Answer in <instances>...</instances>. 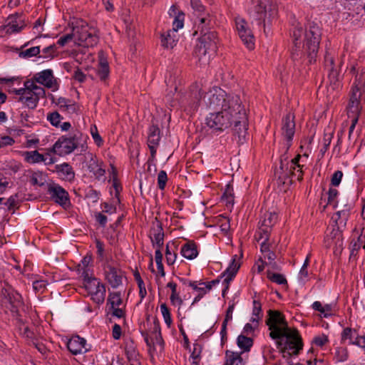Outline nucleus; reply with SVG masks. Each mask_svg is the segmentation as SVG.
I'll return each instance as SVG.
<instances>
[{"mask_svg": "<svg viewBox=\"0 0 365 365\" xmlns=\"http://www.w3.org/2000/svg\"><path fill=\"white\" fill-rule=\"evenodd\" d=\"M321 36L319 26L314 22L309 23L305 30L299 24L294 27L292 58L296 66L302 64L306 60L309 63L316 61Z\"/></svg>", "mask_w": 365, "mask_h": 365, "instance_id": "nucleus-1", "label": "nucleus"}, {"mask_svg": "<svg viewBox=\"0 0 365 365\" xmlns=\"http://www.w3.org/2000/svg\"><path fill=\"white\" fill-rule=\"evenodd\" d=\"M267 314L265 323L271 331L269 336L272 339H279L277 341V348L280 349L282 352L294 350L293 354L297 355L303 347L298 330L289 327L284 316L280 312L269 309Z\"/></svg>", "mask_w": 365, "mask_h": 365, "instance_id": "nucleus-2", "label": "nucleus"}, {"mask_svg": "<svg viewBox=\"0 0 365 365\" xmlns=\"http://www.w3.org/2000/svg\"><path fill=\"white\" fill-rule=\"evenodd\" d=\"M200 103H203L206 108L212 110L236 111L242 103L239 96L227 94L225 91L213 87L205 93L202 98L201 89L197 84L191 87L190 105L192 109H196Z\"/></svg>", "mask_w": 365, "mask_h": 365, "instance_id": "nucleus-3", "label": "nucleus"}, {"mask_svg": "<svg viewBox=\"0 0 365 365\" xmlns=\"http://www.w3.org/2000/svg\"><path fill=\"white\" fill-rule=\"evenodd\" d=\"M210 26H202L198 29L201 36L195 48V55L201 65L209 63L217 51L218 38L217 33L209 30Z\"/></svg>", "mask_w": 365, "mask_h": 365, "instance_id": "nucleus-4", "label": "nucleus"}, {"mask_svg": "<svg viewBox=\"0 0 365 365\" xmlns=\"http://www.w3.org/2000/svg\"><path fill=\"white\" fill-rule=\"evenodd\" d=\"M252 8L250 16L259 26L264 29L267 34V29L272 26L278 16V5L274 0H252Z\"/></svg>", "mask_w": 365, "mask_h": 365, "instance_id": "nucleus-5", "label": "nucleus"}, {"mask_svg": "<svg viewBox=\"0 0 365 365\" xmlns=\"http://www.w3.org/2000/svg\"><path fill=\"white\" fill-rule=\"evenodd\" d=\"M87 136H83L82 133H77L69 136L62 135L54 143L52 151L59 155L64 156L73 153L76 149L81 147V151L86 150L85 143Z\"/></svg>", "mask_w": 365, "mask_h": 365, "instance_id": "nucleus-6", "label": "nucleus"}, {"mask_svg": "<svg viewBox=\"0 0 365 365\" xmlns=\"http://www.w3.org/2000/svg\"><path fill=\"white\" fill-rule=\"evenodd\" d=\"M72 31L74 34L76 43L84 47H93L98 43V37L94 27L90 26L87 22L80 19L77 20Z\"/></svg>", "mask_w": 365, "mask_h": 365, "instance_id": "nucleus-7", "label": "nucleus"}, {"mask_svg": "<svg viewBox=\"0 0 365 365\" xmlns=\"http://www.w3.org/2000/svg\"><path fill=\"white\" fill-rule=\"evenodd\" d=\"M235 113L229 109L228 110H217L210 113L205 120V123L212 133H217L230 128L232 124Z\"/></svg>", "mask_w": 365, "mask_h": 365, "instance_id": "nucleus-8", "label": "nucleus"}, {"mask_svg": "<svg viewBox=\"0 0 365 365\" xmlns=\"http://www.w3.org/2000/svg\"><path fill=\"white\" fill-rule=\"evenodd\" d=\"M82 274L84 278V287L91 299L98 304H103L106 292L105 285L98 279L89 277L86 271H83Z\"/></svg>", "mask_w": 365, "mask_h": 365, "instance_id": "nucleus-9", "label": "nucleus"}, {"mask_svg": "<svg viewBox=\"0 0 365 365\" xmlns=\"http://www.w3.org/2000/svg\"><path fill=\"white\" fill-rule=\"evenodd\" d=\"M325 67L328 69L329 89L337 90L341 86L340 83V64L335 63L334 56L330 52L327 51L324 56Z\"/></svg>", "mask_w": 365, "mask_h": 365, "instance_id": "nucleus-10", "label": "nucleus"}, {"mask_svg": "<svg viewBox=\"0 0 365 365\" xmlns=\"http://www.w3.org/2000/svg\"><path fill=\"white\" fill-rule=\"evenodd\" d=\"M235 26L238 36L249 49L255 47V37L246 20L242 17L235 18Z\"/></svg>", "mask_w": 365, "mask_h": 365, "instance_id": "nucleus-11", "label": "nucleus"}, {"mask_svg": "<svg viewBox=\"0 0 365 365\" xmlns=\"http://www.w3.org/2000/svg\"><path fill=\"white\" fill-rule=\"evenodd\" d=\"M301 156L297 155L294 158L290 161H287V159L280 160L279 168L276 171V175H278V180L283 184H286V178H289V175L292 173V169H297V167L300 166L299 160Z\"/></svg>", "mask_w": 365, "mask_h": 365, "instance_id": "nucleus-12", "label": "nucleus"}, {"mask_svg": "<svg viewBox=\"0 0 365 365\" xmlns=\"http://www.w3.org/2000/svg\"><path fill=\"white\" fill-rule=\"evenodd\" d=\"M282 133L287 140V148H289L292 145V140L295 133V122L294 114L287 113L282 120Z\"/></svg>", "mask_w": 365, "mask_h": 365, "instance_id": "nucleus-13", "label": "nucleus"}, {"mask_svg": "<svg viewBox=\"0 0 365 365\" xmlns=\"http://www.w3.org/2000/svg\"><path fill=\"white\" fill-rule=\"evenodd\" d=\"M191 6L194 11V14L197 16L198 21V29L202 26H210L211 19L210 14L205 11V6L200 0H190Z\"/></svg>", "mask_w": 365, "mask_h": 365, "instance_id": "nucleus-14", "label": "nucleus"}, {"mask_svg": "<svg viewBox=\"0 0 365 365\" xmlns=\"http://www.w3.org/2000/svg\"><path fill=\"white\" fill-rule=\"evenodd\" d=\"M233 112L235 113L232 120V123H234L233 132L234 136L236 138L240 132L247 128L248 124L246 111L242 103L240 105V108Z\"/></svg>", "mask_w": 365, "mask_h": 365, "instance_id": "nucleus-15", "label": "nucleus"}, {"mask_svg": "<svg viewBox=\"0 0 365 365\" xmlns=\"http://www.w3.org/2000/svg\"><path fill=\"white\" fill-rule=\"evenodd\" d=\"M105 275L106 280L113 288H117L122 284L123 274L120 269L111 264H107L105 267Z\"/></svg>", "mask_w": 365, "mask_h": 365, "instance_id": "nucleus-16", "label": "nucleus"}, {"mask_svg": "<svg viewBox=\"0 0 365 365\" xmlns=\"http://www.w3.org/2000/svg\"><path fill=\"white\" fill-rule=\"evenodd\" d=\"M51 197L58 204L66 206L69 204L68 192L60 185L54 184L50 185L48 190Z\"/></svg>", "mask_w": 365, "mask_h": 365, "instance_id": "nucleus-17", "label": "nucleus"}, {"mask_svg": "<svg viewBox=\"0 0 365 365\" xmlns=\"http://www.w3.org/2000/svg\"><path fill=\"white\" fill-rule=\"evenodd\" d=\"M34 79L36 82L48 88L56 87V86L57 85L56 80L53 75L51 69H46L41 72L37 73L35 74ZM55 89H57V88H55Z\"/></svg>", "mask_w": 365, "mask_h": 365, "instance_id": "nucleus-18", "label": "nucleus"}, {"mask_svg": "<svg viewBox=\"0 0 365 365\" xmlns=\"http://www.w3.org/2000/svg\"><path fill=\"white\" fill-rule=\"evenodd\" d=\"M86 340L79 336L71 337L67 342L68 349L74 355L85 353L88 349L86 347Z\"/></svg>", "mask_w": 365, "mask_h": 365, "instance_id": "nucleus-19", "label": "nucleus"}, {"mask_svg": "<svg viewBox=\"0 0 365 365\" xmlns=\"http://www.w3.org/2000/svg\"><path fill=\"white\" fill-rule=\"evenodd\" d=\"M160 129L157 125H152L149 128L148 135V145L150 150L152 157H154L156 153V148L159 145L160 140Z\"/></svg>", "mask_w": 365, "mask_h": 365, "instance_id": "nucleus-20", "label": "nucleus"}, {"mask_svg": "<svg viewBox=\"0 0 365 365\" xmlns=\"http://www.w3.org/2000/svg\"><path fill=\"white\" fill-rule=\"evenodd\" d=\"M25 26L24 19L21 16L16 14L8 18V24L5 26L6 34H14L19 32Z\"/></svg>", "mask_w": 365, "mask_h": 365, "instance_id": "nucleus-21", "label": "nucleus"}, {"mask_svg": "<svg viewBox=\"0 0 365 365\" xmlns=\"http://www.w3.org/2000/svg\"><path fill=\"white\" fill-rule=\"evenodd\" d=\"M57 106L61 112L68 114L77 113L79 110V106L76 103L71 99L63 97L58 98Z\"/></svg>", "mask_w": 365, "mask_h": 365, "instance_id": "nucleus-22", "label": "nucleus"}, {"mask_svg": "<svg viewBox=\"0 0 365 365\" xmlns=\"http://www.w3.org/2000/svg\"><path fill=\"white\" fill-rule=\"evenodd\" d=\"M1 296L3 303L9 304L14 307H16L17 304L20 302V295L17 292H14L11 287L3 288L1 289Z\"/></svg>", "mask_w": 365, "mask_h": 365, "instance_id": "nucleus-23", "label": "nucleus"}, {"mask_svg": "<svg viewBox=\"0 0 365 365\" xmlns=\"http://www.w3.org/2000/svg\"><path fill=\"white\" fill-rule=\"evenodd\" d=\"M236 259L237 255H235L229 267L223 272V276H226L225 279H224V282L226 284V287L222 291L223 296L225 295L226 290L228 289V284L230 282L235 276L240 267V264L236 262Z\"/></svg>", "mask_w": 365, "mask_h": 365, "instance_id": "nucleus-24", "label": "nucleus"}, {"mask_svg": "<svg viewBox=\"0 0 365 365\" xmlns=\"http://www.w3.org/2000/svg\"><path fill=\"white\" fill-rule=\"evenodd\" d=\"M277 216L274 212H266L259 221V227L266 234L271 232L272 226L276 223Z\"/></svg>", "mask_w": 365, "mask_h": 365, "instance_id": "nucleus-25", "label": "nucleus"}, {"mask_svg": "<svg viewBox=\"0 0 365 365\" xmlns=\"http://www.w3.org/2000/svg\"><path fill=\"white\" fill-rule=\"evenodd\" d=\"M173 27V30H168L165 34L161 35V44L165 48H173L178 41L177 31Z\"/></svg>", "mask_w": 365, "mask_h": 365, "instance_id": "nucleus-26", "label": "nucleus"}, {"mask_svg": "<svg viewBox=\"0 0 365 365\" xmlns=\"http://www.w3.org/2000/svg\"><path fill=\"white\" fill-rule=\"evenodd\" d=\"M168 14L171 17H174V21L173 22L174 28H175V29H182L184 25V13L182 11H178L175 5H173L168 11Z\"/></svg>", "mask_w": 365, "mask_h": 365, "instance_id": "nucleus-27", "label": "nucleus"}, {"mask_svg": "<svg viewBox=\"0 0 365 365\" xmlns=\"http://www.w3.org/2000/svg\"><path fill=\"white\" fill-rule=\"evenodd\" d=\"M180 253L185 258L193 259L198 255L197 245L193 242L189 241L182 245Z\"/></svg>", "mask_w": 365, "mask_h": 365, "instance_id": "nucleus-28", "label": "nucleus"}, {"mask_svg": "<svg viewBox=\"0 0 365 365\" xmlns=\"http://www.w3.org/2000/svg\"><path fill=\"white\" fill-rule=\"evenodd\" d=\"M56 170L64 180L71 181L74 179L75 173L72 167L66 163L56 165Z\"/></svg>", "mask_w": 365, "mask_h": 365, "instance_id": "nucleus-29", "label": "nucleus"}, {"mask_svg": "<svg viewBox=\"0 0 365 365\" xmlns=\"http://www.w3.org/2000/svg\"><path fill=\"white\" fill-rule=\"evenodd\" d=\"M151 241L157 248H161L164 242V232L160 224H158L156 228L153 229Z\"/></svg>", "mask_w": 365, "mask_h": 365, "instance_id": "nucleus-30", "label": "nucleus"}, {"mask_svg": "<svg viewBox=\"0 0 365 365\" xmlns=\"http://www.w3.org/2000/svg\"><path fill=\"white\" fill-rule=\"evenodd\" d=\"M242 359L240 353L229 350L226 351L224 365H242Z\"/></svg>", "mask_w": 365, "mask_h": 365, "instance_id": "nucleus-31", "label": "nucleus"}, {"mask_svg": "<svg viewBox=\"0 0 365 365\" xmlns=\"http://www.w3.org/2000/svg\"><path fill=\"white\" fill-rule=\"evenodd\" d=\"M349 210L350 206L346 205L344 209L339 210L336 212V217H334V220L336 222V225H346V221L349 215Z\"/></svg>", "mask_w": 365, "mask_h": 365, "instance_id": "nucleus-32", "label": "nucleus"}, {"mask_svg": "<svg viewBox=\"0 0 365 365\" xmlns=\"http://www.w3.org/2000/svg\"><path fill=\"white\" fill-rule=\"evenodd\" d=\"M263 317L262 311V304L257 301H253V309H252V317L250 321L252 323H256L255 327H257L258 322L262 319Z\"/></svg>", "mask_w": 365, "mask_h": 365, "instance_id": "nucleus-33", "label": "nucleus"}, {"mask_svg": "<svg viewBox=\"0 0 365 365\" xmlns=\"http://www.w3.org/2000/svg\"><path fill=\"white\" fill-rule=\"evenodd\" d=\"M19 101L24 104L29 108L34 109L38 103L36 97H34L32 93H28L25 96L19 97Z\"/></svg>", "mask_w": 365, "mask_h": 365, "instance_id": "nucleus-34", "label": "nucleus"}, {"mask_svg": "<svg viewBox=\"0 0 365 365\" xmlns=\"http://www.w3.org/2000/svg\"><path fill=\"white\" fill-rule=\"evenodd\" d=\"M97 73L101 81H106L109 76V66L106 59L101 58L99 62Z\"/></svg>", "mask_w": 365, "mask_h": 365, "instance_id": "nucleus-35", "label": "nucleus"}, {"mask_svg": "<svg viewBox=\"0 0 365 365\" xmlns=\"http://www.w3.org/2000/svg\"><path fill=\"white\" fill-rule=\"evenodd\" d=\"M123 303L120 292H110L107 299L109 308L119 307Z\"/></svg>", "mask_w": 365, "mask_h": 365, "instance_id": "nucleus-36", "label": "nucleus"}, {"mask_svg": "<svg viewBox=\"0 0 365 365\" xmlns=\"http://www.w3.org/2000/svg\"><path fill=\"white\" fill-rule=\"evenodd\" d=\"M237 346L244 351H249L253 344V340L243 334L238 336L237 339Z\"/></svg>", "mask_w": 365, "mask_h": 365, "instance_id": "nucleus-37", "label": "nucleus"}, {"mask_svg": "<svg viewBox=\"0 0 365 365\" xmlns=\"http://www.w3.org/2000/svg\"><path fill=\"white\" fill-rule=\"evenodd\" d=\"M26 160L30 163H36L46 161L43 155L39 153L37 150L28 151L25 153Z\"/></svg>", "mask_w": 365, "mask_h": 365, "instance_id": "nucleus-38", "label": "nucleus"}, {"mask_svg": "<svg viewBox=\"0 0 365 365\" xmlns=\"http://www.w3.org/2000/svg\"><path fill=\"white\" fill-rule=\"evenodd\" d=\"M334 357L338 362H344L346 361L349 357L347 349L345 347H337L336 349Z\"/></svg>", "mask_w": 365, "mask_h": 365, "instance_id": "nucleus-39", "label": "nucleus"}, {"mask_svg": "<svg viewBox=\"0 0 365 365\" xmlns=\"http://www.w3.org/2000/svg\"><path fill=\"white\" fill-rule=\"evenodd\" d=\"M267 277L272 282H275L278 284H287V279L281 274L272 273V272L268 271L267 272Z\"/></svg>", "mask_w": 365, "mask_h": 365, "instance_id": "nucleus-40", "label": "nucleus"}, {"mask_svg": "<svg viewBox=\"0 0 365 365\" xmlns=\"http://www.w3.org/2000/svg\"><path fill=\"white\" fill-rule=\"evenodd\" d=\"M30 182L33 185H43L45 182V179L42 175V173L34 172L31 176Z\"/></svg>", "mask_w": 365, "mask_h": 365, "instance_id": "nucleus-41", "label": "nucleus"}, {"mask_svg": "<svg viewBox=\"0 0 365 365\" xmlns=\"http://www.w3.org/2000/svg\"><path fill=\"white\" fill-rule=\"evenodd\" d=\"M62 118L61 115L57 111H53L48 113L47 115V120L55 127H58L60 125Z\"/></svg>", "mask_w": 365, "mask_h": 365, "instance_id": "nucleus-42", "label": "nucleus"}, {"mask_svg": "<svg viewBox=\"0 0 365 365\" xmlns=\"http://www.w3.org/2000/svg\"><path fill=\"white\" fill-rule=\"evenodd\" d=\"M40 53V46H34L21 51L19 56L23 58H31L37 56Z\"/></svg>", "mask_w": 365, "mask_h": 365, "instance_id": "nucleus-43", "label": "nucleus"}, {"mask_svg": "<svg viewBox=\"0 0 365 365\" xmlns=\"http://www.w3.org/2000/svg\"><path fill=\"white\" fill-rule=\"evenodd\" d=\"M201 347L198 344L194 345L193 351L191 354L192 365H199L200 361Z\"/></svg>", "mask_w": 365, "mask_h": 365, "instance_id": "nucleus-44", "label": "nucleus"}, {"mask_svg": "<svg viewBox=\"0 0 365 365\" xmlns=\"http://www.w3.org/2000/svg\"><path fill=\"white\" fill-rule=\"evenodd\" d=\"M333 138V133H324L323 139V147L320 149L322 156H324L328 150Z\"/></svg>", "mask_w": 365, "mask_h": 365, "instance_id": "nucleus-45", "label": "nucleus"}, {"mask_svg": "<svg viewBox=\"0 0 365 365\" xmlns=\"http://www.w3.org/2000/svg\"><path fill=\"white\" fill-rule=\"evenodd\" d=\"M356 334V331L355 329H352L349 327L344 329L341 335V342H344L346 339H349L350 341H353L354 334Z\"/></svg>", "mask_w": 365, "mask_h": 365, "instance_id": "nucleus-46", "label": "nucleus"}, {"mask_svg": "<svg viewBox=\"0 0 365 365\" xmlns=\"http://www.w3.org/2000/svg\"><path fill=\"white\" fill-rule=\"evenodd\" d=\"M168 181L167 173L165 170H160L158 175V186L161 190H163L165 187L166 182Z\"/></svg>", "mask_w": 365, "mask_h": 365, "instance_id": "nucleus-47", "label": "nucleus"}, {"mask_svg": "<svg viewBox=\"0 0 365 365\" xmlns=\"http://www.w3.org/2000/svg\"><path fill=\"white\" fill-rule=\"evenodd\" d=\"M302 170L301 168V166H299L297 168L296 172L293 171L289 175V178H286V183L292 184L293 183V178H296L297 180H302Z\"/></svg>", "mask_w": 365, "mask_h": 365, "instance_id": "nucleus-48", "label": "nucleus"}, {"mask_svg": "<svg viewBox=\"0 0 365 365\" xmlns=\"http://www.w3.org/2000/svg\"><path fill=\"white\" fill-rule=\"evenodd\" d=\"M160 310L164 318L165 324L170 327L172 323V319L170 317V313L168 307L165 304H162L160 305Z\"/></svg>", "mask_w": 365, "mask_h": 365, "instance_id": "nucleus-49", "label": "nucleus"}, {"mask_svg": "<svg viewBox=\"0 0 365 365\" xmlns=\"http://www.w3.org/2000/svg\"><path fill=\"white\" fill-rule=\"evenodd\" d=\"M338 195V190L335 188H329L328 191L327 204L334 205V207L338 205L336 204V199Z\"/></svg>", "mask_w": 365, "mask_h": 365, "instance_id": "nucleus-50", "label": "nucleus"}, {"mask_svg": "<svg viewBox=\"0 0 365 365\" xmlns=\"http://www.w3.org/2000/svg\"><path fill=\"white\" fill-rule=\"evenodd\" d=\"M15 143L13 138L9 135H0V149L12 145Z\"/></svg>", "mask_w": 365, "mask_h": 365, "instance_id": "nucleus-51", "label": "nucleus"}, {"mask_svg": "<svg viewBox=\"0 0 365 365\" xmlns=\"http://www.w3.org/2000/svg\"><path fill=\"white\" fill-rule=\"evenodd\" d=\"M181 281L185 284H187L188 286L191 287L194 290H196L199 292L200 293H202L205 291L208 292L207 289L205 287H198L197 284V282L195 281H187V279H182Z\"/></svg>", "mask_w": 365, "mask_h": 365, "instance_id": "nucleus-52", "label": "nucleus"}, {"mask_svg": "<svg viewBox=\"0 0 365 365\" xmlns=\"http://www.w3.org/2000/svg\"><path fill=\"white\" fill-rule=\"evenodd\" d=\"M152 343L153 349H156V346H158L160 351H162L163 349L164 341L163 340L161 334H158L157 336H153Z\"/></svg>", "mask_w": 365, "mask_h": 365, "instance_id": "nucleus-53", "label": "nucleus"}, {"mask_svg": "<svg viewBox=\"0 0 365 365\" xmlns=\"http://www.w3.org/2000/svg\"><path fill=\"white\" fill-rule=\"evenodd\" d=\"M343 173L341 170H337L334 172L331 179V185L335 187L338 186L341 181Z\"/></svg>", "mask_w": 365, "mask_h": 365, "instance_id": "nucleus-54", "label": "nucleus"}, {"mask_svg": "<svg viewBox=\"0 0 365 365\" xmlns=\"http://www.w3.org/2000/svg\"><path fill=\"white\" fill-rule=\"evenodd\" d=\"M56 45L55 44L50 45V46L43 48V50H42V53H43L42 57L43 58L53 57V53L56 52Z\"/></svg>", "mask_w": 365, "mask_h": 365, "instance_id": "nucleus-55", "label": "nucleus"}, {"mask_svg": "<svg viewBox=\"0 0 365 365\" xmlns=\"http://www.w3.org/2000/svg\"><path fill=\"white\" fill-rule=\"evenodd\" d=\"M91 133L95 143L97 144V145L100 146L103 143V140L100 135L98 134L96 125H93V127L91 128Z\"/></svg>", "mask_w": 365, "mask_h": 365, "instance_id": "nucleus-56", "label": "nucleus"}, {"mask_svg": "<svg viewBox=\"0 0 365 365\" xmlns=\"http://www.w3.org/2000/svg\"><path fill=\"white\" fill-rule=\"evenodd\" d=\"M222 198H225L228 203L233 202V189L230 185H227Z\"/></svg>", "mask_w": 365, "mask_h": 365, "instance_id": "nucleus-57", "label": "nucleus"}, {"mask_svg": "<svg viewBox=\"0 0 365 365\" xmlns=\"http://www.w3.org/2000/svg\"><path fill=\"white\" fill-rule=\"evenodd\" d=\"M328 341V337L322 334L320 336H317L314 337L313 340V343L317 346H323Z\"/></svg>", "mask_w": 365, "mask_h": 365, "instance_id": "nucleus-58", "label": "nucleus"}, {"mask_svg": "<svg viewBox=\"0 0 365 365\" xmlns=\"http://www.w3.org/2000/svg\"><path fill=\"white\" fill-rule=\"evenodd\" d=\"M16 197V195H12L4 202V205L7 207L9 210H12L16 207L17 204Z\"/></svg>", "mask_w": 365, "mask_h": 365, "instance_id": "nucleus-59", "label": "nucleus"}, {"mask_svg": "<svg viewBox=\"0 0 365 365\" xmlns=\"http://www.w3.org/2000/svg\"><path fill=\"white\" fill-rule=\"evenodd\" d=\"M109 313H110L113 317L117 318H123L125 317L124 310L120 307L109 308Z\"/></svg>", "mask_w": 365, "mask_h": 365, "instance_id": "nucleus-60", "label": "nucleus"}, {"mask_svg": "<svg viewBox=\"0 0 365 365\" xmlns=\"http://www.w3.org/2000/svg\"><path fill=\"white\" fill-rule=\"evenodd\" d=\"M73 38H74L73 31L71 34H68L65 36H61L57 41V43L61 46H65L68 41H70Z\"/></svg>", "mask_w": 365, "mask_h": 365, "instance_id": "nucleus-61", "label": "nucleus"}, {"mask_svg": "<svg viewBox=\"0 0 365 365\" xmlns=\"http://www.w3.org/2000/svg\"><path fill=\"white\" fill-rule=\"evenodd\" d=\"M125 351H126V354H127L128 357L129 359L135 358L136 356H137V354H136L135 347H134V346L133 344V342H131L130 344H126V346H125Z\"/></svg>", "mask_w": 365, "mask_h": 365, "instance_id": "nucleus-62", "label": "nucleus"}, {"mask_svg": "<svg viewBox=\"0 0 365 365\" xmlns=\"http://www.w3.org/2000/svg\"><path fill=\"white\" fill-rule=\"evenodd\" d=\"M351 344L356 345L362 349H365V336H356L354 341L349 342Z\"/></svg>", "mask_w": 365, "mask_h": 365, "instance_id": "nucleus-63", "label": "nucleus"}, {"mask_svg": "<svg viewBox=\"0 0 365 365\" xmlns=\"http://www.w3.org/2000/svg\"><path fill=\"white\" fill-rule=\"evenodd\" d=\"M247 135V128L244 129L242 132H240L236 138H235V140L238 144H243L246 141Z\"/></svg>", "mask_w": 365, "mask_h": 365, "instance_id": "nucleus-64", "label": "nucleus"}]
</instances>
